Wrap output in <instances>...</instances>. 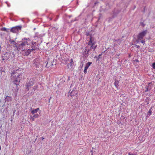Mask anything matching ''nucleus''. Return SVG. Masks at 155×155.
Instances as JSON below:
<instances>
[{"label": "nucleus", "instance_id": "obj_1", "mask_svg": "<svg viewBox=\"0 0 155 155\" xmlns=\"http://www.w3.org/2000/svg\"><path fill=\"white\" fill-rule=\"evenodd\" d=\"M23 39L24 41H25V44L26 45H28L29 44H30V43H31V47L32 48L31 49H28V54H26L28 55L29 54L30 52L36 49L35 48V45L36 44V42H32L31 40L29 38H24Z\"/></svg>", "mask_w": 155, "mask_h": 155}, {"label": "nucleus", "instance_id": "obj_2", "mask_svg": "<svg viewBox=\"0 0 155 155\" xmlns=\"http://www.w3.org/2000/svg\"><path fill=\"white\" fill-rule=\"evenodd\" d=\"M93 41L92 39V37L90 36V40L88 43V45L90 46V48L87 51L88 52L91 51L93 49V51H94L95 49L97 47V45H95V42Z\"/></svg>", "mask_w": 155, "mask_h": 155}, {"label": "nucleus", "instance_id": "obj_3", "mask_svg": "<svg viewBox=\"0 0 155 155\" xmlns=\"http://www.w3.org/2000/svg\"><path fill=\"white\" fill-rule=\"evenodd\" d=\"M34 84V80L32 79H30L29 81H28L26 84V89L27 91H28L30 87L33 86Z\"/></svg>", "mask_w": 155, "mask_h": 155}, {"label": "nucleus", "instance_id": "obj_4", "mask_svg": "<svg viewBox=\"0 0 155 155\" xmlns=\"http://www.w3.org/2000/svg\"><path fill=\"white\" fill-rule=\"evenodd\" d=\"M147 32V30L140 32L137 35L138 40H141L143 39V38L145 36Z\"/></svg>", "mask_w": 155, "mask_h": 155}, {"label": "nucleus", "instance_id": "obj_5", "mask_svg": "<svg viewBox=\"0 0 155 155\" xmlns=\"http://www.w3.org/2000/svg\"><path fill=\"white\" fill-rule=\"evenodd\" d=\"M21 26H18L13 27L10 29V32L14 33H18L19 31L21 30Z\"/></svg>", "mask_w": 155, "mask_h": 155}, {"label": "nucleus", "instance_id": "obj_6", "mask_svg": "<svg viewBox=\"0 0 155 155\" xmlns=\"http://www.w3.org/2000/svg\"><path fill=\"white\" fill-rule=\"evenodd\" d=\"M20 81V79L19 78V77H18V76H17V77L15 79V80L14 81V83L16 85V87L17 88V89L15 90V96H16L17 95V92L18 91V89H17L18 85L19 84Z\"/></svg>", "mask_w": 155, "mask_h": 155}, {"label": "nucleus", "instance_id": "obj_7", "mask_svg": "<svg viewBox=\"0 0 155 155\" xmlns=\"http://www.w3.org/2000/svg\"><path fill=\"white\" fill-rule=\"evenodd\" d=\"M152 84V82H150L148 84V85L147 86L145 87V88L146 90H145V92H147L148 91H149V89H151V85Z\"/></svg>", "mask_w": 155, "mask_h": 155}, {"label": "nucleus", "instance_id": "obj_8", "mask_svg": "<svg viewBox=\"0 0 155 155\" xmlns=\"http://www.w3.org/2000/svg\"><path fill=\"white\" fill-rule=\"evenodd\" d=\"M78 94V92L77 91L75 90H73L71 92L70 95L71 96L73 97L77 95Z\"/></svg>", "mask_w": 155, "mask_h": 155}, {"label": "nucleus", "instance_id": "obj_9", "mask_svg": "<svg viewBox=\"0 0 155 155\" xmlns=\"http://www.w3.org/2000/svg\"><path fill=\"white\" fill-rule=\"evenodd\" d=\"M5 101L8 102L10 101H12V97H11L7 96L5 97Z\"/></svg>", "mask_w": 155, "mask_h": 155}, {"label": "nucleus", "instance_id": "obj_10", "mask_svg": "<svg viewBox=\"0 0 155 155\" xmlns=\"http://www.w3.org/2000/svg\"><path fill=\"white\" fill-rule=\"evenodd\" d=\"M39 110V108H38L32 110L31 111V113L32 114H34L35 113L38 112V111Z\"/></svg>", "mask_w": 155, "mask_h": 155}, {"label": "nucleus", "instance_id": "obj_11", "mask_svg": "<svg viewBox=\"0 0 155 155\" xmlns=\"http://www.w3.org/2000/svg\"><path fill=\"white\" fill-rule=\"evenodd\" d=\"M25 41H24V39H23L22 41L20 44L19 47L21 48V47L24 46L25 45H26L25 44Z\"/></svg>", "mask_w": 155, "mask_h": 155}, {"label": "nucleus", "instance_id": "obj_12", "mask_svg": "<svg viewBox=\"0 0 155 155\" xmlns=\"http://www.w3.org/2000/svg\"><path fill=\"white\" fill-rule=\"evenodd\" d=\"M152 107H151L150 109L148 112L147 113V115L149 116H150L151 115L152 113Z\"/></svg>", "mask_w": 155, "mask_h": 155}, {"label": "nucleus", "instance_id": "obj_13", "mask_svg": "<svg viewBox=\"0 0 155 155\" xmlns=\"http://www.w3.org/2000/svg\"><path fill=\"white\" fill-rule=\"evenodd\" d=\"M118 84H119V81H116L114 83V85L115 86V87L117 88L118 86Z\"/></svg>", "mask_w": 155, "mask_h": 155}, {"label": "nucleus", "instance_id": "obj_14", "mask_svg": "<svg viewBox=\"0 0 155 155\" xmlns=\"http://www.w3.org/2000/svg\"><path fill=\"white\" fill-rule=\"evenodd\" d=\"M92 64L91 62H88L86 64L85 67H87V68H88L89 66L91 64Z\"/></svg>", "mask_w": 155, "mask_h": 155}, {"label": "nucleus", "instance_id": "obj_15", "mask_svg": "<svg viewBox=\"0 0 155 155\" xmlns=\"http://www.w3.org/2000/svg\"><path fill=\"white\" fill-rule=\"evenodd\" d=\"M1 30L2 31H7V32L8 31L7 29L5 27H3V28H2V29H1Z\"/></svg>", "mask_w": 155, "mask_h": 155}, {"label": "nucleus", "instance_id": "obj_16", "mask_svg": "<svg viewBox=\"0 0 155 155\" xmlns=\"http://www.w3.org/2000/svg\"><path fill=\"white\" fill-rule=\"evenodd\" d=\"M33 117L35 118H37L39 117V115L38 114H34Z\"/></svg>", "mask_w": 155, "mask_h": 155}, {"label": "nucleus", "instance_id": "obj_17", "mask_svg": "<svg viewBox=\"0 0 155 155\" xmlns=\"http://www.w3.org/2000/svg\"><path fill=\"white\" fill-rule=\"evenodd\" d=\"M11 43L12 44H14L15 47L16 46V43L14 41H12Z\"/></svg>", "mask_w": 155, "mask_h": 155}, {"label": "nucleus", "instance_id": "obj_18", "mask_svg": "<svg viewBox=\"0 0 155 155\" xmlns=\"http://www.w3.org/2000/svg\"><path fill=\"white\" fill-rule=\"evenodd\" d=\"M140 25L142 26L143 27H144L145 25L143 22H141L140 23Z\"/></svg>", "mask_w": 155, "mask_h": 155}, {"label": "nucleus", "instance_id": "obj_19", "mask_svg": "<svg viewBox=\"0 0 155 155\" xmlns=\"http://www.w3.org/2000/svg\"><path fill=\"white\" fill-rule=\"evenodd\" d=\"M140 40H138V41H139ZM140 42H141L142 43L144 44L145 43V41L144 40H143L142 39L141 40H140Z\"/></svg>", "mask_w": 155, "mask_h": 155}, {"label": "nucleus", "instance_id": "obj_20", "mask_svg": "<svg viewBox=\"0 0 155 155\" xmlns=\"http://www.w3.org/2000/svg\"><path fill=\"white\" fill-rule=\"evenodd\" d=\"M30 117L32 121L35 120V118L31 116Z\"/></svg>", "mask_w": 155, "mask_h": 155}, {"label": "nucleus", "instance_id": "obj_21", "mask_svg": "<svg viewBox=\"0 0 155 155\" xmlns=\"http://www.w3.org/2000/svg\"><path fill=\"white\" fill-rule=\"evenodd\" d=\"M37 86H34L33 87V90L35 91L37 89Z\"/></svg>", "mask_w": 155, "mask_h": 155}, {"label": "nucleus", "instance_id": "obj_22", "mask_svg": "<svg viewBox=\"0 0 155 155\" xmlns=\"http://www.w3.org/2000/svg\"><path fill=\"white\" fill-rule=\"evenodd\" d=\"M152 67L153 68L155 69V63H153L152 64Z\"/></svg>", "mask_w": 155, "mask_h": 155}, {"label": "nucleus", "instance_id": "obj_23", "mask_svg": "<svg viewBox=\"0 0 155 155\" xmlns=\"http://www.w3.org/2000/svg\"><path fill=\"white\" fill-rule=\"evenodd\" d=\"M71 62L70 63V64L71 65V66L72 65V64H73V59H71Z\"/></svg>", "mask_w": 155, "mask_h": 155}, {"label": "nucleus", "instance_id": "obj_24", "mask_svg": "<svg viewBox=\"0 0 155 155\" xmlns=\"http://www.w3.org/2000/svg\"><path fill=\"white\" fill-rule=\"evenodd\" d=\"M87 70H85V69L84 70V72L85 74L87 73Z\"/></svg>", "mask_w": 155, "mask_h": 155}, {"label": "nucleus", "instance_id": "obj_25", "mask_svg": "<svg viewBox=\"0 0 155 155\" xmlns=\"http://www.w3.org/2000/svg\"><path fill=\"white\" fill-rule=\"evenodd\" d=\"M101 55H102V54H100L98 55V59H99V58H100V56H101Z\"/></svg>", "mask_w": 155, "mask_h": 155}, {"label": "nucleus", "instance_id": "obj_26", "mask_svg": "<svg viewBox=\"0 0 155 155\" xmlns=\"http://www.w3.org/2000/svg\"><path fill=\"white\" fill-rule=\"evenodd\" d=\"M136 46L137 48H139L140 47L138 45H136Z\"/></svg>", "mask_w": 155, "mask_h": 155}, {"label": "nucleus", "instance_id": "obj_27", "mask_svg": "<svg viewBox=\"0 0 155 155\" xmlns=\"http://www.w3.org/2000/svg\"><path fill=\"white\" fill-rule=\"evenodd\" d=\"M88 68H87V67H85L84 69L87 70Z\"/></svg>", "mask_w": 155, "mask_h": 155}, {"label": "nucleus", "instance_id": "obj_28", "mask_svg": "<svg viewBox=\"0 0 155 155\" xmlns=\"http://www.w3.org/2000/svg\"><path fill=\"white\" fill-rule=\"evenodd\" d=\"M45 67H47V68H48L49 67L48 66V63H47V64L45 66Z\"/></svg>", "mask_w": 155, "mask_h": 155}, {"label": "nucleus", "instance_id": "obj_29", "mask_svg": "<svg viewBox=\"0 0 155 155\" xmlns=\"http://www.w3.org/2000/svg\"><path fill=\"white\" fill-rule=\"evenodd\" d=\"M120 54H116L117 56H118L120 55Z\"/></svg>", "mask_w": 155, "mask_h": 155}, {"label": "nucleus", "instance_id": "obj_30", "mask_svg": "<svg viewBox=\"0 0 155 155\" xmlns=\"http://www.w3.org/2000/svg\"><path fill=\"white\" fill-rule=\"evenodd\" d=\"M38 60V59H35L34 60V63H35V61H36V60Z\"/></svg>", "mask_w": 155, "mask_h": 155}, {"label": "nucleus", "instance_id": "obj_31", "mask_svg": "<svg viewBox=\"0 0 155 155\" xmlns=\"http://www.w3.org/2000/svg\"><path fill=\"white\" fill-rule=\"evenodd\" d=\"M137 153H136L135 154H131V155H137Z\"/></svg>", "mask_w": 155, "mask_h": 155}, {"label": "nucleus", "instance_id": "obj_32", "mask_svg": "<svg viewBox=\"0 0 155 155\" xmlns=\"http://www.w3.org/2000/svg\"><path fill=\"white\" fill-rule=\"evenodd\" d=\"M41 139L42 140H43L44 139V138L43 137H41Z\"/></svg>", "mask_w": 155, "mask_h": 155}, {"label": "nucleus", "instance_id": "obj_33", "mask_svg": "<svg viewBox=\"0 0 155 155\" xmlns=\"http://www.w3.org/2000/svg\"><path fill=\"white\" fill-rule=\"evenodd\" d=\"M14 74V73L13 72L12 74H11V75L12 76H13V74Z\"/></svg>", "mask_w": 155, "mask_h": 155}, {"label": "nucleus", "instance_id": "obj_34", "mask_svg": "<svg viewBox=\"0 0 155 155\" xmlns=\"http://www.w3.org/2000/svg\"><path fill=\"white\" fill-rule=\"evenodd\" d=\"M131 154H130V153H128V155H131Z\"/></svg>", "mask_w": 155, "mask_h": 155}, {"label": "nucleus", "instance_id": "obj_35", "mask_svg": "<svg viewBox=\"0 0 155 155\" xmlns=\"http://www.w3.org/2000/svg\"><path fill=\"white\" fill-rule=\"evenodd\" d=\"M136 61L137 62H138V60H136Z\"/></svg>", "mask_w": 155, "mask_h": 155}, {"label": "nucleus", "instance_id": "obj_36", "mask_svg": "<svg viewBox=\"0 0 155 155\" xmlns=\"http://www.w3.org/2000/svg\"><path fill=\"white\" fill-rule=\"evenodd\" d=\"M92 155H93L92 154Z\"/></svg>", "mask_w": 155, "mask_h": 155}]
</instances>
